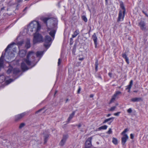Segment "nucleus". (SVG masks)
<instances>
[{
    "mask_svg": "<svg viewBox=\"0 0 148 148\" xmlns=\"http://www.w3.org/2000/svg\"><path fill=\"white\" fill-rule=\"evenodd\" d=\"M133 81L132 80H131L129 84L127 86V88H126V90H128V92H130V90L133 85Z\"/></svg>",
    "mask_w": 148,
    "mask_h": 148,
    "instance_id": "16",
    "label": "nucleus"
},
{
    "mask_svg": "<svg viewBox=\"0 0 148 148\" xmlns=\"http://www.w3.org/2000/svg\"><path fill=\"white\" fill-rule=\"evenodd\" d=\"M92 137H90L88 138L85 142L86 148H90L92 146L91 140Z\"/></svg>",
    "mask_w": 148,
    "mask_h": 148,
    "instance_id": "9",
    "label": "nucleus"
},
{
    "mask_svg": "<svg viewBox=\"0 0 148 148\" xmlns=\"http://www.w3.org/2000/svg\"><path fill=\"white\" fill-rule=\"evenodd\" d=\"M62 62V60L60 58H59L58 62V66H59L61 64Z\"/></svg>",
    "mask_w": 148,
    "mask_h": 148,
    "instance_id": "38",
    "label": "nucleus"
},
{
    "mask_svg": "<svg viewBox=\"0 0 148 148\" xmlns=\"http://www.w3.org/2000/svg\"><path fill=\"white\" fill-rule=\"evenodd\" d=\"M69 101V99H67L66 100V103Z\"/></svg>",
    "mask_w": 148,
    "mask_h": 148,
    "instance_id": "54",
    "label": "nucleus"
},
{
    "mask_svg": "<svg viewBox=\"0 0 148 148\" xmlns=\"http://www.w3.org/2000/svg\"><path fill=\"white\" fill-rule=\"evenodd\" d=\"M13 80L12 79H9L8 80H7L6 81V84H10L11 82H13Z\"/></svg>",
    "mask_w": 148,
    "mask_h": 148,
    "instance_id": "33",
    "label": "nucleus"
},
{
    "mask_svg": "<svg viewBox=\"0 0 148 148\" xmlns=\"http://www.w3.org/2000/svg\"><path fill=\"white\" fill-rule=\"evenodd\" d=\"M43 42V37L40 34L37 32L34 34L33 39L34 44Z\"/></svg>",
    "mask_w": 148,
    "mask_h": 148,
    "instance_id": "5",
    "label": "nucleus"
},
{
    "mask_svg": "<svg viewBox=\"0 0 148 148\" xmlns=\"http://www.w3.org/2000/svg\"><path fill=\"white\" fill-rule=\"evenodd\" d=\"M128 130H124L122 132L121 134L123 135L121 138V144L122 145L124 146L125 145V143L128 139L129 137L127 134L125 133L127 132Z\"/></svg>",
    "mask_w": 148,
    "mask_h": 148,
    "instance_id": "7",
    "label": "nucleus"
},
{
    "mask_svg": "<svg viewBox=\"0 0 148 148\" xmlns=\"http://www.w3.org/2000/svg\"><path fill=\"white\" fill-rule=\"evenodd\" d=\"M26 114L25 112L21 114H18L15 116V120L17 121L22 118Z\"/></svg>",
    "mask_w": 148,
    "mask_h": 148,
    "instance_id": "12",
    "label": "nucleus"
},
{
    "mask_svg": "<svg viewBox=\"0 0 148 148\" xmlns=\"http://www.w3.org/2000/svg\"><path fill=\"white\" fill-rule=\"evenodd\" d=\"M110 115H111V114H108L107 115V117H109V116H110Z\"/></svg>",
    "mask_w": 148,
    "mask_h": 148,
    "instance_id": "53",
    "label": "nucleus"
},
{
    "mask_svg": "<svg viewBox=\"0 0 148 148\" xmlns=\"http://www.w3.org/2000/svg\"><path fill=\"white\" fill-rule=\"evenodd\" d=\"M41 28V25L37 21H33L30 23L27 27V33L30 34L33 32L37 33Z\"/></svg>",
    "mask_w": 148,
    "mask_h": 148,
    "instance_id": "4",
    "label": "nucleus"
},
{
    "mask_svg": "<svg viewBox=\"0 0 148 148\" xmlns=\"http://www.w3.org/2000/svg\"><path fill=\"white\" fill-rule=\"evenodd\" d=\"M134 92H137V91H134Z\"/></svg>",
    "mask_w": 148,
    "mask_h": 148,
    "instance_id": "58",
    "label": "nucleus"
},
{
    "mask_svg": "<svg viewBox=\"0 0 148 148\" xmlns=\"http://www.w3.org/2000/svg\"><path fill=\"white\" fill-rule=\"evenodd\" d=\"M16 2L18 3L22 2L23 0H16Z\"/></svg>",
    "mask_w": 148,
    "mask_h": 148,
    "instance_id": "47",
    "label": "nucleus"
},
{
    "mask_svg": "<svg viewBox=\"0 0 148 148\" xmlns=\"http://www.w3.org/2000/svg\"><path fill=\"white\" fill-rule=\"evenodd\" d=\"M25 47L27 48L28 49L30 47V42L29 40H27L26 43Z\"/></svg>",
    "mask_w": 148,
    "mask_h": 148,
    "instance_id": "25",
    "label": "nucleus"
},
{
    "mask_svg": "<svg viewBox=\"0 0 148 148\" xmlns=\"http://www.w3.org/2000/svg\"><path fill=\"white\" fill-rule=\"evenodd\" d=\"M130 138L132 139H133L134 138V136L133 134H130Z\"/></svg>",
    "mask_w": 148,
    "mask_h": 148,
    "instance_id": "44",
    "label": "nucleus"
},
{
    "mask_svg": "<svg viewBox=\"0 0 148 148\" xmlns=\"http://www.w3.org/2000/svg\"><path fill=\"white\" fill-rule=\"evenodd\" d=\"M122 57L125 59V61L128 64L129 63V58L127 57L125 53H122Z\"/></svg>",
    "mask_w": 148,
    "mask_h": 148,
    "instance_id": "15",
    "label": "nucleus"
},
{
    "mask_svg": "<svg viewBox=\"0 0 148 148\" xmlns=\"http://www.w3.org/2000/svg\"><path fill=\"white\" fill-rule=\"evenodd\" d=\"M68 137V136L67 134L64 135L62 139L59 143V145L61 146H63Z\"/></svg>",
    "mask_w": 148,
    "mask_h": 148,
    "instance_id": "10",
    "label": "nucleus"
},
{
    "mask_svg": "<svg viewBox=\"0 0 148 148\" xmlns=\"http://www.w3.org/2000/svg\"><path fill=\"white\" fill-rule=\"evenodd\" d=\"M116 97H114V95H113L110 101V103H111L113 102L115 100Z\"/></svg>",
    "mask_w": 148,
    "mask_h": 148,
    "instance_id": "32",
    "label": "nucleus"
},
{
    "mask_svg": "<svg viewBox=\"0 0 148 148\" xmlns=\"http://www.w3.org/2000/svg\"><path fill=\"white\" fill-rule=\"evenodd\" d=\"M106 3H107V4L108 3V0H105Z\"/></svg>",
    "mask_w": 148,
    "mask_h": 148,
    "instance_id": "56",
    "label": "nucleus"
},
{
    "mask_svg": "<svg viewBox=\"0 0 148 148\" xmlns=\"http://www.w3.org/2000/svg\"><path fill=\"white\" fill-rule=\"evenodd\" d=\"M109 130H111V128H109Z\"/></svg>",
    "mask_w": 148,
    "mask_h": 148,
    "instance_id": "60",
    "label": "nucleus"
},
{
    "mask_svg": "<svg viewBox=\"0 0 148 148\" xmlns=\"http://www.w3.org/2000/svg\"><path fill=\"white\" fill-rule=\"evenodd\" d=\"M15 44L14 43H12L9 45L5 50L4 56H5V61L8 62H10L14 60V54L11 51H10V48L13 47V46Z\"/></svg>",
    "mask_w": 148,
    "mask_h": 148,
    "instance_id": "3",
    "label": "nucleus"
},
{
    "mask_svg": "<svg viewBox=\"0 0 148 148\" xmlns=\"http://www.w3.org/2000/svg\"><path fill=\"white\" fill-rule=\"evenodd\" d=\"M112 133V130H109L107 132V133L108 134H110Z\"/></svg>",
    "mask_w": 148,
    "mask_h": 148,
    "instance_id": "45",
    "label": "nucleus"
},
{
    "mask_svg": "<svg viewBox=\"0 0 148 148\" xmlns=\"http://www.w3.org/2000/svg\"><path fill=\"white\" fill-rule=\"evenodd\" d=\"M138 25L140 29L143 31H145L146 30V27L145 22L143 21H141L139 23Z\"/></svg>",
    "mask_w": 148,
    "mask_h": 148,
    "instance_id": "8",
    "label": "nucleus"
},
{
    "mask_svg": "<svg viewBox=\"0 0 148 148\" xmlns=\"http://www.w3.org/2000/svg\"><path fill=\"white\" fill-rule=\"evenodd\" d=\"M107 126L106 125L101 126L98 128V130H106L107 128Z\"/></svg>",
    "mask_w": 148,
    "mask_h": 148,
    "instance_id": "30",
    "label": "nucleus"
},
{
    "mask_svg": "<svg viewBox=\"0 0 148 148\" xmlns=\"http://www.w3.org/2000/svg\"><path fill=\"white\" fill-rule=\"evenodd\" d=\"M75 114V112H73L71 114H70L68 119L69 121L73 117Z\"/></svg>",
    "mask_w": 148,
    "mask_h": 148,
    "instance_id": "23",
    "label": "nucleus"
},
{
    "mask_svg": "<svg viewBox=\"0 0 148 148\" xmlns=\"http://www.w3.org/2000/svg\"><path fill=\"white\" fill-rule=\"evenodd\" d=\"M99 65L98 60L97 59H96L95 62V70L97 71L98 66Z\"/></svg>",
    "mask_w": 148,
    "mask_h": 148,
    "instance_id": "24",
    "label": "nucleus"
},
{
    "mask_svg": "<svg viewBox=\"0 0 148 148\" xmlns=\"http://www.w3.org/2000/svg\"><path fill=\"white\" fill-rule=\"evenodd\" d=\"M42 20L44 23L46 24L47 27V21L48 23H50L52 25V26H50V28L48 27L47 31L49 35L53 38H54L55 34L57 28L58 21L55 18H43Z\"/></svg>",
    "mask_w": 148,
    "mask_h": 148,
    "instance_id": "1",
    "label": "nucleus"
},
{
    "mask_svg": "<svg viewBox=\"0 0 148 148\" xmlns=\"http://www.w3.org/2000/svg\"><path fill=\"white\" fill-rule=\"evenodd\" d=\"M57 91H55V95H55V94H56L57 93Z\"/></svg>",
    "mask_w": 148,
    "mask_h": 148,
    "instance_id": "57",
    "label": "nucleus"
},
{
    "mask_svg": "<svg viewBox=\"0 0 148 148\" xmlns=\"http://www.w3.org/2000/svg\"><path fill=\"white\" fill-rule=\"evenodd\" d=\"M81 90V88L80 87H79V88L78 89V90H77V93L78 94H79L80 93Z\"/></svg>",
    "mask_w": 148,
    "mask_h": 148,
    "instance_id": "42",
    "label": "nucleus"
},
{
    "mask_svg": "<svg viewBox=\"0 0 148 148\" xmlns=\"http://www.w3.org/2000/svg\"><path fill=\"white\" fill-rule=\"evenodd\" d=\"M84 59V58H79V60H81V61H82V60H83Z\"/></svg>",
    "mask_w": 148,
    "mask_h": 148,
    "instance_id": "50",
    "label": "nucleus"
},
{
    "mask_svg": "<svg viewBox=\"0 0 148 148\" xmlns=\"http://www.w3.org/2000/svg\"><path fill=\"white\" fill-rule=\"evenodd\" d=\"M120 6L121 8L123 10L122 11L123 12V13H125V8L124 7V4L122 1H120Z\"/></svg>",
    "mask_w": 148,
    "mask_h": 148,
    "instance_id": "19",
    "label": "nucleus"
},
{
    "mask_svg": "<svg viewBox=\"0 0 148 148\" xmlns=\"http://www.w3.org/2000/svg\"><path fill=\"white\" fill-rule=\"evenodd\" d=\"M5 79V77L3 75H0V83L3 82Z\"/></svg>",
    "mask_w": 148,
    "mask_h": 148,
    "instance_id": "22",
    "label": "nucleus"
},
{
    "mask_svg": "<svg viewBox=\"0 0 148 148\" xmlns=\"http://www.w3.org/2000/svg\"><path fill=\"white\" fill-rule=\"evenodd\" d=\"M82 18L85 22H86L87 21L86 17L84 16H82Z\"/></svg>",
    "mask_w": 148,
    "mask_h": 148,
    "instance_id": "34",
    "label": "nucleus"
},
{
    "mask_svg": "<svg viewBox=\"0 0 148 148\" xmlns=\"http://www.w3.org/2000/svg\"><path fill=\"white\" fill-rule=\"evenodd\" d=\"M19 70L17 68H14L13 71V73L14 74H16L19 73Z\"/></svg>",
    "mask_w": 148,
    "mask_h": 148,
    "instance_id": "29",
    "label": "nucleus"
},
{
    "mask_svg": "<svg viewBox=\"0 0 148 148\" xmlns=\"http://www.w3.org/2000/svg\"><path fill=\"white\" fill-rule=\"evenodd\" d=\"M116 108V106H115L112 107L110 109L109 111H113Z\"/></svg>",
    "mask_w": 148,
    "mask_h": 148,
    "instance_id": "36",
    "label": "nucleus"
},
{
    "mask_svg": "<svg viewBox=\"0 0 148 148\" xmlns=\"http://www.w3.org/2000/svg\"><path fill=\"white\" fill-rule=\"evenodd\" d=\"M3 53L1 57L0 58V68L2 67L3 63Z\"/></svg>",
    "mask_w": 148,
    "mask_h": 148,
    "instance_id": "17",
    "label": "nucleus"
},
{
    "mask_svg": "<svg viewBox=\"0 0 148 148\" xmlns=\"http://www.w3.org/2000/svg\"><path fill=\"white\" fill-rule=\"evenodd\" d=\"M27 9V7L25 8L24 9V10H23V11H25V10H26V9Z\"/></svg>",
    "mask_w": 148,
    "mask_h": 148,
    "instance_id": "55",
    "label": "nucleus"
},
{
    "mask_svg": "<svg viewBox=\"0 0 148 148\" xmlns=\"http://www.w3.org/2000/svg\"><path fill=\"white\" fill-rule=\"evenodd\" d=\"M99 78H101V77L100 76H99Z\"/></svg>",
    "mask_w": 148,
    "mask_h": 148,
    "instance_id": "59",
    "label": "nucleus"
},
{
    "mask_svg": "<svg viewBox=\"0 0 148 148\" xmlns=\"http://www.w3.org/2000/svg\"><path fill=\"white\" fill-rule=\"evenodd\" d=\"M125 14L124 13V14L123 12L121 10L119 11L117 21L119 22L121 20H123L124 16Z\"/></svg>",
    "mask_w": 148,
    "mask_h": 148,
    "instance_id": "11",
    "label": "nucleus"
},
{
    "mask_svg": "<svg viewBox=\"0 0 148 148\" xmlns=\"http://www.w3.org/2000/svg\"><path fill=\"white\" fill-rule=\"evenodd\" d=\"M125 130H127V129L126 128V129H125Z\"/></svg>",
    "mask_w": 148,
    "mask_h": 148,
    "instance_id": "61",
    "label": "nucleus"
},
{
    "mask_svg": "<svg viewBox=\"0 0 148 148\" xmlns=\"http://www.w3.org/2000/svg\"><path fill=\"white\" fill-rule=\"evenodd\" d=\"M44 109V108H41V109L39 110H38V111H37L36 112V113H38L40 112H41L42 110Z\"/></svg>",
    "mask_w": 148,
    "mask_h": 148,
    "instance_id": "41",
    "label": "nucleus"
},
{
    "mask_svg": "<svg viewBox=\"0 0 148 148\" xmlns=\"http://www.w3.org/2000/svg\"><path fill=\"white\" fill-rule=\"evenodd\" d=\"M25 125V124L24 123H21L19 126V128L20 129H21Z\"/></svg>",
    "mask_w": 148,
    "mask_h": 148,
    "instance_id": "37",
    "label": "nucleus"
},
{
    "mask_svg": "<svg viewBox=\"0 0 148 148\" xmlns=\"http://www.w3.org/2000/svg\"><path fill=\"white\" fill-rule=\"evenodd\" d=\"M142 100H143L141 97L133 98L131 99V101L134 102L142 101Z\"/></svg>",
    "mask_w": 148,
    "mask_h": 148,
    "instance_id": "14",
    "label": "nucleus"
},
{
    "mask_svg": "<svg viewBox=\"0 0 148 148\" xmlns=\"http://www.w3.org/2000/svg\"><path fill=\"white\" fill-rule=\"evenodd\" d=\"M142 12L145 14L147 16H148V15H147V13L145 12L143 10H142Z\"/></svg>",
    "mask_w": 148,
    "mask_h": 148,
    "instance_id": "46",
    "label": "nucleus"
},
{
    "mask_svg": "<svg viewBox=\"0 0 148 148\" xmlns=\"http://www.w3.org/2000/svg\"><path fill=\"white\" fill-rule=\"evenodd\" d=\"M92 38L94 41V43L95 45V48H97L98 44L97 42V38L95 33H94L92 35Z\"/></svg>",
    "mask_w": 148,
    "mask_h": 148,
    "instance_id": "13",
    "label": "nucleus"
},
{
    "mask_svg": "<svg viewBox=\"0 0 148 148\" xmlns=\"http://www.w3.org/2000/svg\"><path fill=\"white\" fill-rule=\"evenodd\" d=\"M51 40L52 39L50 36L48 35H46L45 36L43 41L45 42L44 45L46 48L47 49L50 47Z\"/></svg>",
    "mask_w": 148,
    "mask_h": 148,
    "instance_id": "6",
    "label": "nucleus"
},
{
    "mask_svg": "<svg viewBox=\"0 0 148 148\" xmlns=\"http://www.w3.org/2000/svg\"><path fill=\"white\" fill-rule=\"evenodd\" d=\"M112 139V142L114 144L116 145L118 144L117 140L116 138L113 137Z\"/></svg>",
    "mask_w": 148,
    "mask_h": 148,
    "instance_id": "27",
    "label": "nucleus"
},
{
    "mask_svg": "<svg viewBox=\"0 0 148 148\" xmlns=\"http://www.w3.org/2000/svg\"><path fill=\"white\" fill-rule=\"evenodd\" d=\"M108 75L110 77H112V73H108Z\"/></svg>",
    "mask_w": 148,
    "mask_h": 148,
    "instance_id": "48",
    "label": "nucleus"
},
{
    "mask_svg": "<svg viewBox=\"0 0 148 148\" xmlns=\"http://www.w3.org/2000/svg\"><path fill=\"white\" fill-rule=\"evenodd\" d=\"M23 43V42L22 41H21L20 42H18L17 44L18 45H21Z\"/></svg>",
    "mask_w": 148,
    "mask_h": 148,
    "instance_id": "39",
    "label": "nucleus"
},
{
    "mask_svg": "<svg viewBox=\"0 0 148 148\" xmlns=\"http://www.w3.org/2000/svg\"><path fill=\"white\" fill-rule=\"evenodd\" d=\"M79 33V31L78 29H76L74 32V34L72 35V38H74L76 37Z\"/></svg>",
    "mask_w": 148,
    "mask_h": 148,
    "instance_id": "20",
    "label": "nucleus"
},
{
    "mask_svg": "<svg viewBox=\"0 0 148 148\" xmlns=\"http://www.w3.org/2000/svg\"><path fill=\"white\" fill-rule=\"evenodd\" d=\"M114 119V118L113 117H111L109 119H107L105 120L103 123H105L109 121H111V122H112V121H113Z\"/></svg>",
    "mask_w": 148,
    "mask_h": 148,
    "instance_id": "28",
    "label": "nucleus"
},
{
    "mask_svg": "<svg viewBox=\"0 0 148 148\" xmlns=\"http://www.w3.org/2000/svg\"><path fill=\"white\" fill-rule=\"evenodd\" d=\"M121 93V92L119 91H117L115 93L114 95V97H117V96L119 95Z\"/></svg>",
    "mask_w": 148,
    "mask_h": 148,
    "instance_id": "31",
    "label": "nucleus"
},
{
    "mask_svg": "<svg viewBox=\"0 0 148 148\" xmlns=\"http://www.w3.org/2000/svg\"><path fill=\"white\" fill-rule=\"evenodd\" d=\"M43 54V52L42 51H38L36 53V55L37 57H39L41 56Z\"/></svg>",
    "mask_w": 148,
    "mask_h": 148,
    "instance_id": "26",
    "label": "nucleus"
},
{
    "mask_svg": "<svg viewBox=\"0 0 148 148\" xmlns=\"http://www.w3.org/2000/svg\"><path fill=\"white\" fill-rule=\"evenodd\" d=\"M26 53L25 51L22 50L19 51V55L21 57H23L25 56Z\"/></svg>",
    "mask_w": 148,
    "mask_h": 148,
    "instance_id": "18",
    "label": "nucleus"
},
{
    "mask_svg": "<svg viewBox=\"0 0 148 148\" xmlns=\"http://www.w3.org/2000/svg\"><path fill=\"white\" fill-rule=\"evenodd\" d=\"M49 135L48 134L45 135L44 136V143L46 144L48 140Z\"/></svg>",
    "mask_w": 148,
    "mask_h": 148,
    "instance_id": "21",
    "label": "nucleus"
},
{
    "mask_svg": "<svg viewBox=\"0 0 148 148\" xmlns=\"http://www.w3.org/2000/svg\"><path fill=\"white\" fill-rule=\"evenodd\" d=\"M120 113V112H118L116 113H115L114 114V115L116 116H118L119 115V114Z\"/></svg>",
    "mask_w": 148,
    "mask_h": 148,
    "instance_id": "43",
    "label": "nucleus"
},
{
    "mask_svg": "<svg viewBox=\"0 0 148 148\" xmlns=\"http://www.w3.org/2000/svg\"><path fill=\"white\" fill-rule=\"evenodd\" d=\"M73 41V39L72 38H70V44H72L73 43V42H72V41Z\"/></svg>",
    "mask_w": 148,
    "mask_h": 148,
    "instance_id": "49",
    "label": "nucleus"
},
{
    "mask_svg": "<svg viewBox=\"0 0 148 148\" xmlns=\"http://www.w3.org/2000/svg\"><path fill=\"white\" fill-rule=\"evenodd\" d=\"M35 53L32 51H29L27 56L26 59H24L23 61L21 64V68L23 71H25L28 69V68L26 65V63L27 65L29 66L32 64V63L35 61L34 55Z\"/></svg>",
    "mask_w": 148,
    "mask_h": 148,
    "instance_id": "2",
    "label": "nucleus"
},
{
    "mask_svg": "<svg viewBox=\"0 0 148 148\" xmlns=\"http://www.w3.org/2000/svg\"><path fill=\"white\" fill-rule=\"evenodd\" d=\"M94 95L93 94H91L90 96V97L91 98L93 97Z\"/></svg>",
    "mask_w": 148,
    "mask_h": 148,
    "instance_id": "51",
    "label": "nucleus"
},
{
    "mask_svg": "<svg viewBox=\"0 0 148 148\" xmlns=\"http://www.w3.org/2000/svg\"><path fill=\"white\" fill-rule=\"evenodd\" d=\"M127 112L129 113H131L132 112V110L131 108H129L127 110Z\"/></svg>",
    "mask_w": 148,
    "mask_h": 148,
    "instance_id": "40",
    "label": "nucleus"
},
{
    "mask_svg": "<svg viewBox=\"0 0 148 148\" xmlns=\"http://www.w3.org/2000/svg\"><path fill=\"white\" fill-rule=\"evenodd\" d=\"M12 68H9L7 71V73L8 74H10L12 71Z\"/></svg>",
    "mask_w": 148,
    "mask_h": 148,
    "instance_id": "35",
    "label": "nucleus"
},
{
    "mask_svg": "<svg viewBox=\"0 0 148 148\" xmlns=\"http://www.w3.org/2000/svg\"><path fill=\"white\" fill-rule=\"evenodd\" d=\"M77 126H78V128H79L80 127H81V124H79V125H77Z\"/></svg>",
    "mask_w": 148,
    "mask_h": 148,
    "instance_id": "52",
    "label": "nucleus"
}]
</instances>
